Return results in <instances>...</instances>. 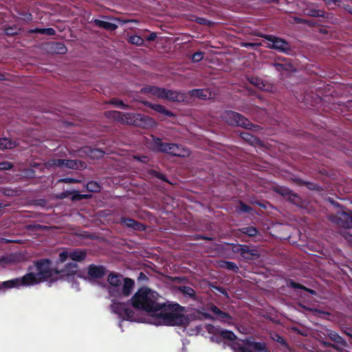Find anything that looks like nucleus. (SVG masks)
<instances>
[{
  "label": "nucleus",
  "instance_id": "obj_1",
  "mask_svg": "<svg viewBox=\"0 0 352 352\" xmlns=\"http://www.w3.org/2000/svg\"><path fill=\"white\" fill-rule=\"evenodd\" d=\"M158 294L146 287L139 289L131 298L134 307L147 312L148 318L146 322L160 326L185 325L188 318L183 314L179 305H161L157 302ZM112 312L118 314L123 320L144 322L135 316L133 311L123 303L112 300Z\"/></svg>",
  "mask_w": 352,
  "mask_h": 352
},
{
  "label": "nucleus",
  "instance_id": "obj_2",
  "mask_svg": "<svg viewBox=\"0 0 352 352\" xmlns=\"http://www.w3.org/2000/svg\"><path fill=\"white\" fill-rule=\"evenodd\" d=\"M77 267V265L73 262L68 263L64 269L58 263L54 267L49 260H41L30 267L28 272L23 277L18 278L19 285L20 287L33 286L49 279H55L56 276L70 281L78 274Z\"/></svg>",
  "mask_w": 352,
  "mask_h": 352
},
{
  "label": "nucleus",
  "instance_id": "obj_3",
  "mask_svg": "<svg viewBox=\"0 0 352 352\" xmlns=\"http://www.w3.org/2000/svg\"><path fill=\"white\" fill-rule=\"evenodd\" d=\"M222 339L228 342L234 352H266L265 344L250 340H236V336L230 331L217 329Z\"/></svg>",
  "mask_w": 352,
  "mask_h": 352
},
{
  "label": "nucleus",
  "instance_id": "obj_4",
  "mask_svg": "<svg viewBox=\"0 0 352 352\" xmlns=\"http://www.w3.org/2000/svg\"><path fill=\"white\" fill-rule=\"evenodd\" d=\"M108 283V291L111 296H129L135 285L132 279L116 274L109 275Z\"/></svg>",
  "mask_w": 352,
  "mask_h": 352
},
{
  "label": "nucleus",
  "instance_id": "obj_5",
  "mask_svg": "<svg viewBox=\"0 0 352 352\" xmlns=\"http://www.w3.org/2000/svg\"><path fill=\"white\" fill-rule=\"evenodd\" d=\"M115 118L120 119L124 123L132 124L143 128H149L156 126V122L151 118L139 113H122L118 111H112Z\"/></svg>",
  "mask_w": 352,
  "mask_h": 352
},
{
  "label": "nucleus",
  "instance_id": "obj_6",
  "mask_svg": "<svg viewBox=\"0 0 352 352\" xmlns=\"http://www.w3.org/2000/svg\"><path fill=\"white\" fill-rule=\"evenodd\" d=\"M221 118L230 125L239 126L244 128H248L251 126V124L248 119L234 111H224L221 114Z\"/></svg>",
  "mask_w": 352,
  "mask_h": 352
},
{
  "label": "nucleus",
  "instance_id": "obj_7",
  "mask_svg": "<svg viewBox=\"0 0 352 352\" xmlns=\"http://www.w3.org/2000/svg\"><path fill=\"white\" fill-rule=\"evenodd\" d=\"M47 167H60L71 169H83L86 167L85 162L76 160L53 159L46 164Z\"/></svg>",
  "mask_w": 352,
  "mask_h": 352
},
{
  "label": "nucleus",
  "instance_id": "obj_8",
  "mask_svg": "<svg viewBox=\"0 0 352 352\" xmlns=\"http://www.w3.org/2000/svg\"><path fill=\"white\" fill-rule=\"evenodd\" d=\"M148 92L154 96L167 99L171 101H176L179 100L178 93L168 89H161L157 87H152L148 89Z\"/></svg>",
  "mask_w": 352,
  "mask_h": 352
},
{
  "label": "nucleus",
  "instance_id": "obj_9",
  "mask_svg": "<svg viewBox=\"0 0 352 352\" xmlns=\"http://www.w3.org/2000/svg\"><path fill=\"white\" fill-rule=\"evenodd\" d=\"M85 257L86 252L82 250H63L59 254L58 265H61L67 258H70L73 261H81L84 260Z\"/></svg>",
  "mask_w": 352,
  "mask_h": 352
},
{
  "label": "nucleus",
  "instance_id": "obj_10",
  "mask_svg": "<svg viewBox=\"0 0 352 352\" xmlns=\"http://www.w3.org/2000/svg\"><path fill=\"white\" fill-rule=\"evenodd\" d=\"M267 40L266 46L280 52H287L289 49V44L284 40L272 35L265 36Z\"/></svg>",
  "mask_w": 352,
  "mask_h": 352
},
{
  "label": "nucleus",
  "instance_id": "obj_11",
  "mask_svg": "<svg viewBox=\"0 0 352 352\" xmlns=\"http://www.w3.org/2000/svg\"><path fill=\"white\" fill-rule=\"evenodd\" d=\"M332 220L340 226L348 228L352 227V216L345 211L339 210Z\"/></svg>",
  "mask_w": 352,
  "mask_h": 352
},
{
  "label": "nucleus",
  "instance_id": "obj_12",
  "mask_svg": "<svg viewBox=\"0 0 352 352\" xmlns=\"http://www.w3.org/2000/svg\"><path fill=\"white\" fill-rule=\"evenodd\" d=\"M171 144H172L162 143L160 139L154 138L153 140L152 146L153 149L155 151L170 154Z\"/></svg>",
  "mask_w": 352,
  "mask_h": 352
},
{
  "label": "nucleus",
  "instance_id": "obj_13",
  "mask_svg": "<svg viewBox=\"0 0 352 352\" xmlns=\"http://www.w3.org/2000/svg\"><path fill=\"white\" fill-rule=\"evenodd\" d=\"M170 154L175 156L186 157L190 155V151L186 148L177 144H172L170 146Z\"/></svg>",
  "mask_w": 352,
  "mask_h": 352
},
{
  "label": "nucleus",
  "instance_id": "obj_14",
  "mask_svg": "<svg viewBox=\"0 0 352 352\" xmlns=\"http://www.w3.org/2000/svg\"><path fill=\"white\" fill-rule=\"evenodd\" d=\"M12 288H20L19 280L18 278L3 281L0 283V293L5 292L7 289Z\"/></svg>",
  "mask_w": 352,
  "mask_h": 352
},
{
  "label": "nucleus",
  "instance_id": "obj_15",
  "mask_svg": "<svg viewBox=\"0 0 352 352\" xmlns=\"http://www.w3.org/2000/svg\"><path fill=\"white\" fill-rule=\"evenodd\" d=\"M211 311L215 315L217 319L223 322H228V324L232 323L231 317L228 316L226 313L221 311L217 307L212 306Z\"/></svg>",
  "mask_w": 352,
  "mask_h": 352
},
{
  "label": "nucleus",
  "instance_id": "obj_16",
  "mask_svg": "<svg viewBox=\"0 0 352 352\" xmlns=\"http://www.w3.org/2000/svg\"><path fill=\"white\" fill-rule=\"evenodd\" d=\"M274 67L276 70L278 72H294L295 69L292 66V65L287 62L284 63H275L274 64Z\"/></svg>",
  "mask_w": 352,
  "mask_h": 352
},
{
  "label": "nucleus",
  "instance_id": "obj_17",
  "mask_svg": "<svg viewBox=\"0 0 352 352\" xmlns=\"http://www.w3.org/2000/svg\"><path fill=\"white\" fill-rule=\"evenodd\" d=\"M95 24L99 28H103L107 30L113 31L117 29L118 25L113 23L96 19Z\"/></svg>",
  "mask_w": 352,
  "mask_h": 352
},
{
  "label": "nucleus",
  "instance_id": "obj_18",
  "mask_svg": "<svg viewBox=\"0 0 352 352\" xmlns=\"http://www.w3.org/2000/svg\"><path fill=\"white\" fill-rule=\"evenodd\" d=\"M190 94L193 97H197L200 99H206L209 98L211 96L210 92L208 89H193L190 91Z\"/></svg>",
  "mask_w": 352,
  "mask_h": 352
},
{
  "label": "nucleus",
  "instance_id": "obj_19",
  "mask_svg": "<svg viewBox=\"0 0 352 352\" xmlns=\"http://www.w3.org/2000/svg\"><path fill=\"white\" fill-rule=\"evenodd\" d=\"M88 272L91 277L99 278L104 275V270L102 267L90 265Z\"/></svg>",
  "mask_w": 352,
  "mask_h": 352
},
{
  "label": "nucleus",
  "instance_id": "obj_20",
  "mask_svg": "<svg viewBox=\"0 0 352 352\" xmlns=\"http://www.w3.org/2000/svg\"><path fill=\"white\" fill-rule=\"evenodd\" d=\"M145 104L146 106L151 107L152 109L155 110V111H157L164 116H173V113L170 111L166 109L163 106H162L160 104H151L148 102H146Z\"/></svg>",
  "mask_w": 352,
  "mask_h": 352
},
{
  "label": "nucleus",
  "instance_id": "obj_21",
  "mask_svg": "<svg viewBox=\"0 0 352 352\" xmlns=\"http://www.w3.org/2000/svg\"><path fill=\"white\" fill-rule=\"evenodd\" d=\"M15 146V142L6 138H0V149H11Z\"/></svg>",
  "mask_w": 352,
  "mask_h": 352
},
{
  "label": "nucleus",
  "instance_id": "obj_22",
  "mask_svg": "<svg viewBox=\"0 0 352 352\" xmlns=\"http://www.w3.org/2000/svg\"><path fill=\"white\" fill-rule=\"evenodd\" d=\"M129 41L134 45L141 46L143 45L144 41V39L138 35H132L129 38Z\"/></svg>",
  "mask_w": 352,
  "mask_h": 352
},
{
  "label": "nucleus",
  "instance_id": "obj_23",
  "mask_svg": "<svg viewBox=\"0 0 352 352\" xmlns=\"http://www.w3.org/2000/svg\"><path fill=\"white\" fill-rule=\"evenodd\" d=\"M87 188L89 191L97 192L100 190V187L98 183L95 182H90L87 184Z\"/></svg>",
  "mask_w": 352,
  "mask_h": 352
},
{
  "label": "nucleus",
  "instance_id": "obj_24",
  "mask_svg": "<svg viewBox=\"0 0 352 352\" xmlns=\"http://www.w3.org/2000/svg\"><path fill=\"white\" fill-rule=\"evenodd\" d=\"M32 32H38L41 34H46L48 35H54L55 34V30L53 28L36 29Z\"/></svg>",
  "mask_w": 352,
  "mask_h": 352
},
{
  "label": "nucleus",
  "instance_id": "obj_25",
  "mask_svg": "<svg viewBox=\"0 0 352 352\" xmlns=\"http://www.w3.org/2000/svg\"><path fill=\"white\" fill-rule=\"evenodd\" d=\"M104 153L99 149L90 150L89 155L91 158H100L103 156Z\"/></svg>",
  "mask_w": 352,
  "mask_h": 352
},
{
  "label": "nucleus",
  "instance_id": "obj_26",
  "mask_svg": "<svg viewBox=\"0 0 352 352\" xmlns=\"http://www.w3.org/2000/svg\"><path fill=\"white\" fill-rule=\"evenodd\" d=\"M243 230V233L250 236H255L257 233V230L254 227L244 228Z\"/></svg>",
  "mask_w": 352,
  "mask_h": 352
},
{
  "label": "nucleus",
  "instance_id": "obj_27",
  "mask_svg": "<svg viewBox=\"0 0 352 352\" xmlns=\"http://www.w3.org/2000/svg\"><path fill=\"white\" fill-rule=\"evenodd\" d=\"M123 223L128 227L136 228L138 226V224L135 223V221L131 219H124Z\"/></svg>",
  "mask_w": 352,
  "mask_h": 352
},
{
  "label": "nucleus",
  "instance_id": "obj_28",
  "mask_svg": "<svg viewBox=\"0 0 352 352\" xmlns=\"http://www.w3.org/2000/svg\"><path fill=\"white\" fill-rule=\"evenodd\" d=\"M204 58V54L201 52H196L192 55V60L194 62H199Z\"/></svg>",
  "mask_w": 352,
  "mask_h": 352
},
{
  "label": "nucleus",
  "instance_id": "obj_29",
  "mask_svg": "<svg viewBox=\"0 0 352 352\" xmlns=\"http://www.w3.org/2000/svg\"><path fill=\"white\" fill-rule=\"evenodd\" d=\"M237 211L243 212H248L250 211V208L244 204H241L237 209Z\"/></svg>",
  "mask_w": 352,
  "mask_h": 352
},
{
  "label": "nucleus",
  "instance_id": "obj_30",
  "mask_svg": "<svg viewBox=\"0 0 352 352\" xmlns=\"http://www.w3.org/2000/svg\"><path fill=\"white\" fill-rule=\"evenodd\" d=\"M183 291L185 294H186L187 295L190 296H192L195 294L194 290L192 288L188 287H184Z\"/></svg>",
  "mask_w": 352,
  "mask_h": 352
},
{
  "label": "nucleus",
  "instance_id": "obj_31",
  "mask_svg": "<svg viewBox=\"0 0 352 352\" xmlns=\"http://www.w3.org/2000/svg\"><path fill=\"white\" fill-rule=\"evenodd\" d=\"M11 168V164L9 162L0 163V170H8Z\"/></svg>",
  "mask_w": 352,
  "mask_h": 352
},
{
  "label": "nucleus",
  "instance_id": "obj_32",
  "mask_svg": "<svg viewBox=\"0 0 352 352\" xmlns=\"http://www.w3.org/2000/svg\"><path fill=\"white\" fill-rule=\"evenodd\" d=\"M226 265L229 270H235L237 269V266L232 262H228Z\"/></svg>",
  "mask_w": 352,
  "mask_h": 352
},
{
  "label": "nucleus",
  "instance_id": "obj_33",
  "mask_svg": "<svg viewBox=\"0 0 352 352\" xmlns=\"http://www.w3.org/2000/svg\"><path fill=\"white\" fill-rule=\"evenodd\" d=\"M331 338H333L335 341H336L338 343L342 342V338L336 333L331 334Z\"/></svg>",
  "mask_w": 352,
  "mask_h": 352
},
{
  "label": "nucleus",
  "instance_id": "obj_34",
  "mask_svg": "<svg viewBox=\"0 0 352 352\" xmlns=\"http://www.w3.org/2000/svg\"><path fill=\"white\" fill-rule=\"evenodd\" d=\"M59 53L63 54L66 52V48L63 44H58Z\"/></svg>",
  "mask_w": 352,
  "mask_h": 352
},
{
  "label": "nucleus",
  "instance_id": "obj_35",
  "mask_svg": "<svg viewBox=\"0 0 352 352\" xmlns=\"http://www.w3.org/2000/svg\"><path fill=\"white\" fill-rule=\"evenodd\" d=\"M311 15L313 16H324V12H322V11H314L313 13L311 14Z\"/></svg>",
  "mask_w": 352,
  "mask_h": 352
},
{
  "label": "nucleus",
  "instance_id": "obj_36",
  "mask_svg": "<svg viewBox=\"0 0 352 352\" xmlns=\"http://www.w3.org/2000/svg\"><path fill=\"white\" fill-rule=\"evenodd\" d=\"M157 37V34L155 33H151L148 37L147 40L149 41H153Z\"/></svg>",
  "mask_w": 352,
  "mask_h": 352
},
{
  "label": "nucleus",
  "instance_id": "obj_37",
  "mask_svg": "<svg viewBox=\"0 0 352 352\" xmlns=\"http://www.w3.org/2000/svg\"><path fill=\"white\" fill-rule=\"evenodd\" d=\"M242 138L247 140H250L252 137L249 133H244L242 134Z\"/></svg>",
  "mask_w": 352,
  "mask_h": 352
},
{
  "label": "nucleus",
  "instance_id": "obj_38",
  "mask_svg": "<svg viewBox=\"0 0 352 352\" xmlns=\"http://www.w3.org/2000/svg\"><path fill=\"white\" fill-rule=\"evenodd\" d=\"M197 21L199 23H201V24H206V23H208V21H206V19H204L203 18H198V19H197Z\"/></svg>",
  "mask_w": 352,
  "mask_h": 352
},
{
  "label": "nucleus",
  "instance_id": "obj_39",
  "mask_svg": "<svg viewBox=\"0 0 352 352\" xmlns=\"http://www.w3.org/2000/svg\"><path fill=\"white\" fill-rule=\"evenodd\" d=\"M114 103L120 108H124L125 107L122 101H115Z\"/></svg>",
  "mask_w": 352,
  "mask_h": 352
},
{
  "label": "nucleus",
  "instance_id": "obj_40",
  "mask_svg": "<svg viewBox=\"0 0 352 352\" xmlns=\"http://www.w3.org/2000/svg\"><path fill=\"white\" fill-rule=\"evenodd\" d=\"M63 182H69V183H71V182H76V180L74 179H71V178H65V179H62Z\"/></svg>",
  "mask_w": 352,
  "mask_h": 352
},
{
  "label": "nucleus",
  "instance_id": "obj_41",
  "mask_svg": "<svg viewBox=\"0 0 352 352\" xmlns=\"http://www.w3.org/2000/svg\"><path fill=\"white\" fill-rule=\"evenodd\" d=\"M146 160H147V157H145V156H143L140 159H139V160H140L142 162H146Z\"/></svg>",
  "mask_w": 352,
  "mask_h": 352
},
{
  "label": "nucleus",
  "instance_id": "obj_42",
  "mask_svg": "<svg viewBox=\"0 0 352 352\" xmlns=\"http://www.w3.org/2000/svg\"><path fill=\"white\" fill-rule=\"evenodd\" d=\"M347 240L349 241L352 243V235H349L348 236H346Z\"/></svg>",
  "mask_w": 352,
  "mask_h": 352
},
{
  "label": "nucleus",
  "instance_id": "obj_43",
  "mask_svg": "<svg viewBox=\"0 0 352 352\" xmlns=\"http://www.w3.org/2000/svg\"><path fill=\"white\" fill-rule=\"evenodd\" d=\"M291 285H292V287H293L294 288L298 287V284L294 283H291Z\"/></svg>",
  "mask_w": 352,
  "mask_h": 352
},
{
  "label": "nucleus",
  "instance_id": "obj_44",
  "mask_svg": "<svg viewBox=\"0 0 352 352\" xmlns=\"http://www.w3.org/2000/svg\"><path fill=\"white\" fill-rule=\"evenodd\" d=\"M246 249H248L247 247H244L242 248L243 252L245 253L246 252Z\"/></svg>",
  "mask_w": 352,
  "mask_h": 352
},
{
  "label": "nucleus",
  "instance_id": "obj_45",
  "mask_svg": "<svg viewBox=\"0 0 352 352\" xmlns=\"http://www.w3.org/2000/svg\"><path fill=\"white\" fill-rule=\"evenodd\" d=\"M219 290L221 293L224 294V292H223V289H219Z\"/></svg>",
  "mask_w": 352,
  "mask_h": 352
},
{
  "label": "nucleus",
  "instance_id": "obj_46",
  "mask_svg": "<svg viewBox=\"0 0 352 352\" xmlns=\"http://www.w3.org/2000/svg\"><path fill=\"white\" fill-rule=\"evenodd\" d=\"M349 12L351 13L352 14V10H349Z\"/></svg>",
  "mask_w": 352,
  "mask_h": 352
},
{
  "label": "nucleus",
  "instance_id": "obj_47",
  "mask_svg": "<svg viewBox=\"0 0 352 352\" xmlns=\"http://www.w3.org/2000/svg\"><path fill=\"white\" fill-rule=\"evenodd\" d=\"M157 177H160V179H162V177H160V175H157Z\"/></svg>",
  "mask_w": 352,
  "mask_h": 352
},
{
  "label": "nucleus",
  "instance_id": "obj_48",
  "mask_svg": "<svg viewBox=\"0 0 352 352\" xmlns=\"http://www.w3.org/2000/svg\"><path fill=\"white\" fill-rule=\"evenodd\" d=\"M157 177H160V179H162V177H160V175H157Z\"/></svg>",
  "mask_w": 352,
  "mask_h": 352
}]
</instances>
